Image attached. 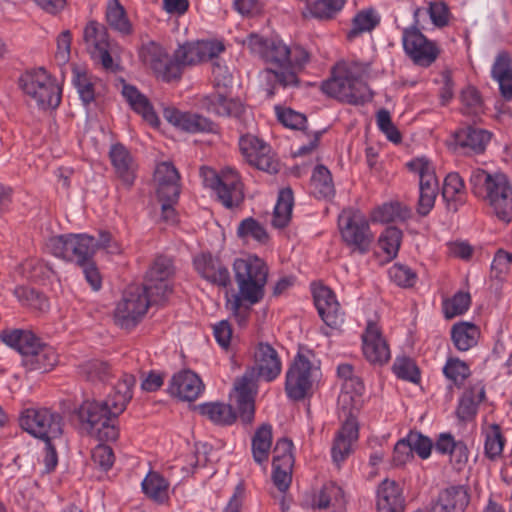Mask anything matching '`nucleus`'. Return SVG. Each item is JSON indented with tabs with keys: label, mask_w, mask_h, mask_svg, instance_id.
I'll list each match as a JSON object with an SVG mask.
<instances>
[{
	"label": "nucleus",
	"mask_w": 512,
	"mask_h": 512,
	"mask_svg": "<svg viewBox=\"0 0 512 512\" xmlns=\"http://www.w3.org/2000/svg\"><path fill=\"white\" fill-rule=\"evenodd\" d=\"M245 43L252 53L267 64L264 73L271 86L270 96L274 95L277 87L289 88L298 85V74L309 60V54L304 48H290L277 37L268 39L254 33L247 37Z\"/></svg>",
	"instance_id": "obj_1"
},
{
	"label": "nucleus",
	"mask_w": 512,
	"mask_h": 512,
	"mask_svg": "<svg viewBox=\"0 0 512 512\" xmlns=\"http://www.w3.org/2000/svg\"><path fill=\"white\" fill-rule=\"evenodd\" d=\"M281 369L282 364L277 351L267 343H259L254 352L252 368L234 384V398L244 423H251L254 418L258 378L273 381L281 373Z\"/></svg>",
	"instance_id": "obj_2"
},
{
	"label": "nucleus",
	"mask_w": 512,
	"mask_h": 512,
	"mask_svg": "<svg viewBox=\"0 0 512 512\" xmlns=\"http://www.w3.org/2000/svg\"><path fill=\"white\" fill-rule=\"evenodd\" d=\"M365 64L358 61H340L332 69L331 77L321 85L330 97L348 104H363L372 99V93L364 76Z\"/></svg>",
	"instance_id": "obj_3"
},
{
	"label": "nucleus",
	"mask_w": 512,
	"mask_h": 512,
	"mask_svg": "<svg viewBox=\"0 0 512 512\" xmlns=\"http://www.w3.org/2000/svg\"><path fill=\"white\" fill-rule=\"evenodd\" d=\"M473 195L488 204L498 219L510 222L512 219V184L501 172L474 169L469 178Z\"/></svg>",
	"instance_id": "obj_4"
},
{
	"label": "nucleus",
	"mask_w": 512,
	"mask_h": 512,
	"mask_svg": "<svg viewBox=\"0 0 512 512\" xmlns=\"http://www.w3.org/2000/svg\"><path fill=\"white\" fill-rule=\"evenodd\" d=\"M46 248L52 256H93L96 253L111 255L122 253L117 239L108 231L100 230L97 235L70 233L51 237Z\"/></svg>",
	"instance_id": "obj_5"
},
{
	"label": "nucleus",
	"mask_w": 512,
	"mask_h": 512,
	"mask_svg": "<svg viewBox=\"0 0 512 512\" xmlns=\"http://www.w3.org/2000/svg\"><path fill=\"white\" fill-rule=\"evenodd\" d=\"M233 267L239 286V295L235 296L232 308L238 310L242 299L251 304L259 302L263 297V286L268 275L263 259L236 258Z\"/></svg>",
	"instance_id": "obj_6"
},
{
	"label": "nucleus",
	"mask_w": 512,
	"mask_h": 512,
	"mask_svg": "<svg viewBox=\"0 0 512 512\" xmlns=\"http://www.w3.org/2000/svg\"><path fill=\"white\" fill-rule=\"evenodd\" d=\"M201 174L204 185L215 192L226 208L236 207L243 201V185L236 170L228 167L217 172L210 168H203Z\"/></svg>",
	"instance_id": "obj_7"
},
{
	"label": "nucleus",
	"mask_w": 512,
	"mask_h": 512,
	"mask_svg": "<svg viewBox=\"0 0 512 512\" xmlns=\"http://www.w3.org/2000/svg\"><path fill=\"white\" fill-rule=\"evenodd\" d=\"M23 92L43 109L56 108L61 102V89L43 68L28 71L19 79Z\"/></svg>",
	"instance_id": "obj_8"
},
{
	"label": "nucleus",
	"mask_w": 512,
	"mask_h": 512,
	"mask_svg": "<svg viewBox=\"0 0 512 512\" xmlns=\"http://www.w3.org/2000/svg\"><path fill=\"white\" fill-rule=\"evenodd\" d=\"M80 418L87 432L100 441H115L119 436L116 417L110 416L104 402H85L80 408Z\"/></svg>",
	"instance_id": "obj_9"
},
{
	"label": "nucleus",
	"mask_w": 512,
	"mask_h": 512,
	"mask_svg": "<svg viewBox=\"0 0 512 512\" xmlns=\"http://www.w3.org/2000/svg\"><path fill=\"white\" fill-rule=\"evenodd\" d=\"M406 165L411 172L417 174L419 177L417 212L421 216H426L433 209L439 192L435 166L432 161L426 157H416Z\"/></svg>",
	"instance_id": "obj_10"
},
{
	"label": "nucleus",
	"mask_w": 512,
	"mask_h": 512,
	"mask_svg": "<svg viewBox=\"0 0 512 512\" xmlns=\"http://www.w3.org/2000/svg\"><path fill=\"white\" fill-rule=\"evenodd\" d=\"M20 426L42 440H52L62 433V418L47 408H27L19 417Z\"/></svg>",
	"instance_id": "obj_11"
},
{
	"label": "nucleus",
	"mask_w": 512,
	"mask_h": 512,
	"mask_svg": "<svg viewBox=\"0 0 512 512\" xmlns=\"http://www.w3.org/2000/svg\"><path fill=\"white\" fill-rule=\"evenodd\" d=\"M150 304L155 303L140 286L129 287L117 304L115 322L123 329L133 328L146 314Z\"/></svg>",
	"instance_id": "obj_12"
},
{
	"label": "nucleus",
	"mask_w": 512,
	"mask_h": 512,
	"mask_svg": "<svg viewBox=\"0 0 512 512\" xmlns=\"http://www.w3.org/2000/svg\"><path fill=\"white\" fill-rule=\"evenodd\" d=\"M225 51V45L217 39L186 41L178 45L174 57L181 73L184 67L197 66L214 60Z\"/></svg>",
	"instance_id": "obj_13"
},
{
	"label": "nucleus",
	"mask_w": 512,
	"mask_h": 512,
	"mask_svg": "<svg viewBox=\"0 0 512 512\" xmlns=\"http://www.w3.org/2000/svg\"><path fill=\"white\" fill-rule=\"evenodd\" d=\"M139 58L145 67L163 81L170 82L181 77L174 55L170 57L163 46L155 41L141 45Z\"/></svg>",
	"instance_id": "obj_14"
},
{
	"label": "nucleus",
	"mask_w": 512,
	"mask_h": 512,
	"mask_svg": "<svg viewBox=\"0 0 512 512\" xmlns=\"http://www.w3.org/2000/svg\"><path fill=\"white\" fill-rule=\"evenodd\" d=\"M174 268L170 258H156L149 266L143 287H141L155 304L164 302L172 293L171 278Z\"/></svg>",
	"instance_id": "obj_15"
},
{
	"label": "nucleus",
	"mask_w": 512,
	"mask_h": 512,
	"mask_svg": "<svg viewBox=\"0 0 512 512\" xmlns=\"http://www.w3.org/2000/svg\"><path fill=\"white\" fill-rule=\"evenodd\" d=\"M239 149L245 161L270 174L279 171V161L271 146L252 134H245L239 139Z\"/></svg>",
	"instance_id": "obj_16"
},
{
	"label": "nucleus",
	"mask_w": 512,
	"mask_h": 512,
	"mask_svg": "<svg viewBox=\"0 0 512 512\" xmlns=\"http://www.w3.org/2000/svg\"><path fill=\"white\" fill-rule=\"evenodd\" d=\"M343 240L354 246L359 253H366L372 241V233L366 217L360 212L344 210L338 219Z\"/></svg>",
	"instance_id": "obj_17"
},
{
	"label": "nucleus",
	"mask_w": 512,
	"mask_h": 512,
	"mask_svg": "<svg viewBox=\"0 0 512 512\" xmlns=\"http://www.w3.org/2000/svg\"><path fill=\"white\" fill-rule=\"evenodd\" d=\"M318 368L309 359L298 354L286 373L285 391L293 400L303 399L311 390Z\"/></svg>",
	"instance_id": "obj_18"
},
{
	"label": "nucleus",
	"mask_w": 512,
	"mask_h": 512,
	"mask_svg": "<svg viewBox=\"0 0 512 512\" xmlns=\"http://www.w3.org/2000/svg\"><path fill=\"white\" fill-rule=\"evenodd\" d=\"M403 48L414 63L427 67L438 56L436 45L429 41L417 28H405L402 34Z\"/></svg>",
	"instance_id": "obj_19"
},
{
	"label": "nucleus",
	"mask_w": 512,
	"mask_h": 512,
	"mask_svg": "<svg viewBox=\"0 0 512 512\" xmlns=\"http://www.w3.org/2000/svg\"><path fill=\"white\" fill-rule=\"evenodd\" d=\"M83 41L92 59L100 62L104 68L112 67L109 35L103 24L96 21L89 22L83 31Z\"/></svg>",
	"instance_id": "obj_20"
},
{
	"label": "nucleus",
	"mask_w": 512,
	"mask_h": 512,
	"mask_svg": "<svg viewBox=\"0 0 512 512\" xmlns=\"http://www.w3.org/2000/svg\"><path fill=\"white\" fill-rule=\"evenodd\" d=\"M205 385L201 378L191 370H182L174 374L169 382L170 395L182 401H194L204 391Z\"/></svg>",
	"instance_id": "obj_21"
},
{
	"label": "nucleus",
	"mask_w": 512,
	"mask_h": 512,
	"mask_svg": "<svg viewBox=\"0 0 512 512\" xmlns=\"http://www.w3.org/2000/svg\"><path fill=\"white\" fill-rule=\"evenodd\" d=\"M109 159L122 185L131 188L136 179L138 165L130 151L121 143L113 144L109 150Z\"/></svg>",
	"instance_id": "obj_22"
},
{
	"label": "nucleus",
	"mask_w": 512,
	"mask_h": 512,
	"mask_svg": "<svg viewBox=\"0 0 512 512\" xmlns=\"http://www.w3.org/2000/svg\"><path fill=\"white\" fill-rule=\"evenodd\" d=\"M315 306L325 324L331 328H338L344 322L340 305L334 293L326 286H316L313 289Z\"/></svg>",
	"instance_id": "obj_23"
},
{
	"label": "nucleus",
	"mask_w": 512,
	"mask_h": 512,
	"mask_svg": "<svg viewBox=\"0 0 512 512\" xmlns=\"http://www.w3.org/2000/svg\"><path fill=\"white\" fill-rule=\"evenodd\" d=\"M362 342L363 353L369 362L384 364L390 359L389 346L376 323L368 322Z\"/></svg>",
	"instance_id": "obj_24"
},
{
	"label": "nucleus",
	"mask_w": 512,
	"mask_h": 512,
	"mask_svg": "<svg viewBox=\"0 0 512 512\" xmlns=\"http://www.w3.org/2000/svg\"><path fill=\"white\" fill-rule=\"evenodd\" d=\"M154 182L157 198L173 200L179 198L181 192L180 175L171 162L164 161L157 164L154 172Z\"/></svg>",
	"instance_id": "obj_25"
},
{
	"label": "nucleus",
	"mask_w": 512,
	"mask_h": 512,
	"mask_svg": "<svg viewBox=\"0 0 512 512\" xmlns=\"http://www.w3.org/2000/svg\"><path fill=\"white\" fill-rule=\"evenodd\" d=\"M163 116L170 124L185 132H213L215 129L214 123L209 119L199 114L181 112L173 107L165 108Z\"/></svg>",
	"instance_id": "obj_26"
},
{
	"label": "nucleus",
	"mask_w": 512,
	"mask_h": 512,
	"mask_svg": "<svg viewBox=\"0 0 512 512\" xmlns=\"http://www.w3.org/2000/svg\"><path fill=\"white\" fill-rule=\"evenodd\" d=\"M378 512H402L404 508V497L399 484L390 479L383 480L377 489Z\"/></svg>",
	"instance_id": "obj_27"
},
{
	"label": "nucleus",
	"mask_w": 512,
	"mask_h": 512,
	"mask_svg": "<svg viewBox=\"0 0 512 512\" xmlns=\"http://www.w3.org/2000/svg\"><path fill=\"white\" fill-rule=\"evenodd\" d=\"M491 78L498 83L499 91L506 100L512 99V57L507 51H500L491 67Z\"/></svg>",
	"instance_id": "obj_28"
},
{
	"label": "nucleus",
	"mask_w": 512,
	"mask_h": 512,
	"mask_svg": "<svg viewBox=\"0 0 512 512\" xmlns=\"http://www.w3.org/2000/svg\"><path fill=\"white\" fill-rule=\"evenodd\" d=\"M357 439L358 423L350 414L338 431L332 446V458L335 463L343 461L350 454L352 444Z\"/></svg>",
	"instance_id": "obj_29"
},
{
	"label": "nucleus",
	"mask_w": 512,
	"mask_h": 512,
	"mask_svg": "<svg viewBox=\"0 0 512 512\" xmlns=\"http://www.w3.org/2000/svg\"><path fill=\"white\" fill-rule=\"evenodd\" d=\"M0 340L19 352L22 359L26 358L41 343V340L32 331L25 329H4L0 332Z\"/></svg>",
	"instance_id": "obj_30"
},
{
	"label": "nucleus",
	"mask_w": 512,
	"mask_h": 512,
	"mask_svg": "<svg viewBox=\"0 0 512 512\" xmlns=\"http://www.w3.org/2000/svg\"><path fill=\"white\" fill-rule=\"evenodd\" d=\"M136 383L133 375L126 374L118 381L113 392L103 401L108 407L110 416L118 417L126 409L127 404L132 399V388Z\"/></svg>",
	"instance_id": "obj_31"
},
{
	"label": "nucleus",
	"mask_w": 512,
	"mask_h": 512,
	"mask_svg": "<svg viewBox=\"0 0 512 512\" xmlns=\"http://www.w3.org/2000/svg\"><path fill=\"white\" fill-rule=\"evenodd\" d=\"M122 95L133 111L141 115L144 121L152 127H158L160 120L145 95H143L136 87L128 84L123 85Z\"/></svg>",
	"instance_id": "obj_32"
},
{
	"label": "nucleus",
	"mask_w": 512,
	"mask_h": 512,
	"mask_svg": "<svg viewBox=\"0 0 512 512\" xmlns=\"http://www.w3.org/2000/svg\"><path fill=\"white\" fill-rule=\"evenodd\" d=\"M193 265L207 281L226 287L230 283V273L220 258H194Z\"/></svg>",
	"instance_id": "obj_33"
},
{
	"label": "nucleus",
	"mask_w": 512,
	"mask_h": 512,
	"mask_svg": "<svg viewBox=\"0 0 512 512\" xmlns=\"http://www.w3.org/2000/svg\"><path fill=\"white\" fill-rule=\"evenodd\" d=\"M491 133L477 127L467 126L455 133L456 144L466 152L481 153L490 142Z\"/></svg>",
	"instance_id": "obj_34"
},
{
	"label": "nucleus",
	"mask_w": 512,
	"mask_h": 512,
	"mask_svg": "<svg viewBox=\"0 0 512 512\" xmlns=\"http://www.w3.org/2000/svg\"><path fill=\"white\" fill-rule=\"evenodd\" d=\"M201 107L217 116L239 117L243 104L238 99H228L222 94H211L202 98Z\"/></svg>",
	"instance_id": "obj_35"
},
{
	"label": "nucleus",
	"mask_w": 512,
	"mask_h": 512,
	"mask_svg": "<svg viewBox=\"0 0 512 512\" xmlns=\"http://www.w3.org/2000/svg\"><path fill=\"white\" fill-rule=\"evenodd\" d=\"M469 496L461 486H453L440 492L433 512H463Z\"/></svg>",
	"instance_id": "obj_36"
},
{
	"label": "nucleus",
	"mask_w": 512,
	"mask_h": 512,
	"mask_svg": "<svg viewBox=\"0 0 512 512\" xmlns=\"http://www.w3.org/2000/svg\"><path fill=\"white\" fill-rule=\"evenodd\" d=\"M58 355L55 350L41 342L28 356L22 359L23 366L30 371L48 372L57 363Z\"/></svg>",
	"instance_id": "obj_37"
},
{
	"label": "nucleus",
	"mask_w": 512,
	"mask_h": 512,
	"mask_svg": "<svg viewBox=\"0 0 512 512\" xmlns=\"http://www.w3.org/2000/svg\"><path fill=\"white\" fill-rule=\"evenodd\" d=\"M346 3L347 0H309L302 14L305 18L332 20L344 9Z\"/></svg>",
	"instance_id": "obj_38"
},
{
	"label": "nucleus",
	"mask_w": 512,
	"mask_h": 512,
	"mask_svg": "<svg viewBox=\"0 0 512 512\" xmlns=\"http://www.w3.org/2000/svg\"><path fill=\"white\" fill-rule=\"evenodd\" d=\"M313 504L319 509L343 512L345 498L342 488L335 483L325 484L315 496Z\"/></svg>",
	"instance_id": "obj_39"
},
{
	"label": "nucleus",
	"mask_w": 512,
	"mask_h": 512,
	"mask_svg": "<svg viewBox=\"0 0 512 512\" xmlns=\"http://www.w3.org/2000/svg\"><path fill=\"white\" fill-rule=\"evenodd\" d=\"M381 22L380 14L372 8L358 11L352 19L346 37L353 41L364 33L372 32Z\"/></svg>",
	"instance_id": "obj_40"
},
{
	"label": "nucleus",
	"mask_w": 512,
	"mask_h": 512,
	"mask_svg": "<svg viewBox=\"0 0 512 512\" xmlns=\"http://www.w3.org/2000/svg\"><path fill=\"white\" fill-rule=\"evenodd\" d=\"M272 426L269 424H262L257 428L252 437V456L254 461L259 465L267 463L271 446H272Z\"/></svg>",
	"instance_id": "obj_41"
},
{
	"label": "nucleus",
	"mask_w": 512,
	"mask_h": 512,
	"mask_svg": "<svg viewBox=\"0 0 512 512\" xmlns=\"http://www.w3.org/2000/svg\"><path fill=\"white\" fill-rule=\"evenodd\" d=\"M442 196L451 209L457 210L466 197L465 183L458 173H449L443 183Z\"/></svg>",
	"instance_id": "obj_42"
},
{
	"label": "nucleus",
	"mask_w": 512,
	"mask_h": 512,
	"mask_svg": "<svg viewBox=\"0 0 512 512\" xmlns=\"http://www.w3.org/2000/svg\"><path fill=\"white\" fill-rule=\"evenodd\" d=\"M337 373L338 376L344 380L343 390L339 395V403L347 404L349 401L354 400L350 388L353 390L356 397H360L364 390V385L362 381L354 375L353 366L348 363L340 364L337 368Z\"/></svg>",
	"instance_id": "obj_43"
},
{
	"label": "nucleus",
	"mask_w": 512,
	"mask_h": 512,
	"mask_svg": "<svg viewBox=\"0 0 512 512\" xmlns=\"http://www.w3.org/2000/svg\"><path fill=\"white\" fill-rule=\"evenodd\" d=\"M196 410L204 417L218 425H230L236 420L232 407L223 403L211 402L200 404Z\"/></svg>",
	"instance_id": "obj_44"
},
{
	"label": "nucleus",
	"mask_w": 512,
	"mask_h": 512,
	"mask_svg": "<svg viewBox=\"0 0 512 512\" xmlns=\"http://www.w3.org/2000/svg\"><path fill=\"white\" fill-rule=\"evenodd\" d=\"M480 332L476 325L461 322L452 327L451 337L459 351H468L477 344Z\"/></svg>",
	"instance_id": "obj_45"
},
{
	"label": "nucleus",
	"mask_w": 512,
	"mask_h": 512,
	"mask_svg": "<svg viewBox=\"0 0 512 512\" xmlns=\"http://www.w3.org/2000/svg\"><path fill=\"white\" fill-rule=\"evenodd\" d=\"M293 205L294 197L292 190L290 188L282 189L279 192L273 212L272 225L275 228L282 229L289 224Z\"/></svg>",
	"instance_id": "obj_46"
},
{
	"label": "nucleus",
	"mask_w": 512,
	"mask_h": 512,
	"mask_svg": "<svg viewBox=\"0 0 512 512\" xmlns=\"http://www.w3.org/2000/svg\"><path fill=\"white\" fill-rule=\"evenodd\" d=\"M485 389L481 384H476L464 392L460 399L457 413L461 419L473 417L478 409V405L484 400Z\"/></svg>",
	"instance_id": "obj_47"
},
{
	"label": "nucleus",
	"mask_w": 512,
	"mask_h": 512,
	"mask_svg": "<svg viewBox=\"0 0 512 512\" xmlns=\"http://www.w3.org/2000/svg\"><path fill=\"white\" fill-rule=\"evenodd\" d=\"M312 193L317 198H329L334 195L335 188L330 170L324 165H317L311 176Z\"/></svg>",
	"instance_id": "obj_48"
},
{
	"label": "nucleus",
	"mask_w": 512,
	"mask_h": 512,
	"mask_svg": "<svg viewBox=\"0 0 512 512\" xmlns=\"http://www.w3.org/2000/svg\"><path fill=\"white\" fill-rule=\"evenodd\" d=\"M106 20L109 26L123 36L132 34L133 25L122 5L117 1L110 2L106 10Z\"/></svg>",
	"instance_id": "obj_49"
},
{
	"label": "nucleus",
	"mask_w": 512,
	"mask_h": 512,
	"mask_svg": "<svg viewBox=\"0 0 512 512\" xmlns=\"http://www.w3.org/2000/svg\"><path fill=\"white\" fill-rule=\"evenodd\" d=\"M168 488L166 479L156 472H150L142 482V489L146 496L158 503L168 500Z\"/></svg>",
	"instance_id": "obj_50"
},
{
	"label": "nucleus",
	"mask_w": 512,
	"mask_h": 512,
	"mask_svg": "<svg viewBox=\"0 0 512 512\" xmlns=\"http://www.w3.org/2000/svg\"><path fill=\"white\" fill-rule=\"evenodd\" d=\"M72 82L84 105H89L95 100V82L93 77L86 71L73 69Z\"/></svg>",
	"instance_id": "obj_51"
},
{
	"label": "nucleus",
	"mask_w": 512,
	"mask_h": 512,
	"mask_svg": "<svg viewBox=\"0 0 512 512\" xmlns=\"http://www.w3.org/2000/svg\"><path fill=\"white\" fill-rule=\"evenodd\" d=\"M483 434L485 436L484 448L486 456L491 460L500 457L505 444L500 427L497 424H490L484 428Z\"/></svg>",
	"instance_id": "obj_52"
},
{
	"label": "nucleus",
	"mask_w": 512,
	"mask_h": 512,
	"mask_svg": "<svg viewBox=\"0 0 512 512\" xmlns=\"http://www.w3.org/2000/svg\"><path fill=\"white\" fill-rule=\"evenodd\" d=\"M402 238L403 233L400 229L389 226L380 234L378 246L387 256H397Z\"/></svg>",
	"instance_id": "obj_53"
},
{
	"label": "nucleus",
	"mask_w": 512,
	"mask_h": 512,
	"mask_svg": "<svg viewBox=\"0 0 512 512\" xmlns=\"http://www.w3.org/2000/svg\"><path fill=\"white\" fill-rule=\"evenodd\" d=\"M239 238L248 241L253 239L259 243H265L268 235L265 228L254 218L242 220L237 229Z\"/></svg>",
	"instance_id": "obj_54"
},
{
	"label": "nucleus",
	"mask_w": 512,
	"mask_h": 512,
	"mask_svg": "<svg viewBox=\"0 0 512 512\" xmlns=\"http://www.w3.org/2000/svg\"><path fill=\"white\" fill-rule=\"evenodd\" d=\"M471 304V297L468 292H457L452 298L443 301V312L447 319L465 313Z\"/></svg>",
	"instance_id": "obj_55"
},
{
	"label": "nucleus",
	"mask_w": 512,
	"mask_h": 512,
	"mask_svg": "<svg viewBox=\"0 0 512 512\" xmlns=\"http://www.w3.org/2000/svg\"><path fill=\"white\" fill-rule=\"evenodd\" d=\"M435 450L441 454H460L458 463H464L468 459L467 448L462 442H456L450 434H441L435 444Z\"/></svg>",
	"instance_id": "obj_56"
},
{
	"label": "nucleus",
	"mask_w": 512,
	"mask_h": 512,
	"mask_svg": "<svg viewBox=\"0 0 512 512\" xmlns=\"http://www.w3.org/2000/svg\"><path fill=\"white\" fill-rule=\"evenodd\" d=\"M443 373L454 384L461 385L469 377L470 369L464 361L458 358H449L443 367Z\"/></svg>",
	"instance_id": "obj_57"
},
{
	"label": "nucleus",
	"mask_w": 512,
	"mask_h": 512,
	"mask_svg": "<svg viewBox=\"0 0 512 512\" xmlns=\"http://www.w3.org/2000/svg\"><path fill=\"white\" fill-rule=\"evenodd\" d=\"M277 119L285 127L294 130H305L307 119L302 113H299L290 108L276 107Z\"/></svg>",
	"instance_id": "obj_58"
},
{
	"label": "nucleus",
	"mask_w": 512,
	"mask_h": 512,
	"mask_svg": "<svg viewBox=\"0 0 512 512\" xmlns=\"http://www.w3.org/2000/svg\"><path fill=\"white\" fill-rule=\"evenodd\" d=\"M293 443L287 438L279 439L273 450L272 465L279 463L285 469L293 467L294 457L292 454Z\"/></svg>",
	"instance_id": "obj_59"
},
{
	"label": "nucleus",
	"mask_w": 512,
	"mask_h": 512,
	"mask_svg": "<svg viewBox=\"0 0 512 512\" xmlns=\"http://www.w3.org/2000/svg\"><path fill=\"white\" fill-rule=\"evenodd\" d=\"M81 374L89 381H105L110 375L107 363L91 360L81 366Z\"/></svg>",
	"instance_id": "obj_60"
},
{
	"label": "nucleus",
	"mask_w": 512,
	"mask_h": 512,
	"mask_svg": "<svg viewBox=\"0 0 512 512\" xmlns=\"http://www.w3.org/2000/svg\"><path fill=\"white\" fill-rule=\"evenodd\" d=\"M376 123L379 130L385 134L388 140L393 143L401 141V135L392 122L391 115L388 110L380 109L376 114Z\"/></svg>",
	"instance_id": "obj_61"
},
{
	"label": "nucleus",
	"mask_w": 512,
	"mask_h": 512,
	"mask_svg": "<svg viewBox=\"0 0 512 512\" xmlns=\"http://www.w3.org/2000/svg\"><path fill=\"white\" fill-rule=\"evenodd\" d=\"M393 371L401 379L411 382H417L419 380V370L414 361L410 358H396L393 364Z\"/></svg>",
	"instance_id": "obj_62"
},
{
	"label": "nucleus",
	"mask_w": 512,
	"mask_h": 512,
	"mask_svg": "<svg viewBox=\"0 0 512 512\" xmlns=\"http://www.w3.org/2000/svg\"><path fill=\"white\" fill-rule=\"evenodd\" d=\"M428 13L432 23L438 27H446L452 17L449 6L443 1L430 2Z\"/></svg>",
	"instance_id": "obj_63"
},
{
	"label": "nucleus",
	"mask_w": 512,
	"mask_h": 512,
	"mask_svg": "<svg viewBox=\"0 0 512 512\" xmlns=\"http://www.w3.org/2000/svg\"><path fill=\"white\" fill-rule=\"evenodd\" d=\"M76 265L82 270L91 287L94 290L100 289L102 278L93 258H76Z\"/></svg>",
	"instance_id": "obj_64"
}]
</instances>
